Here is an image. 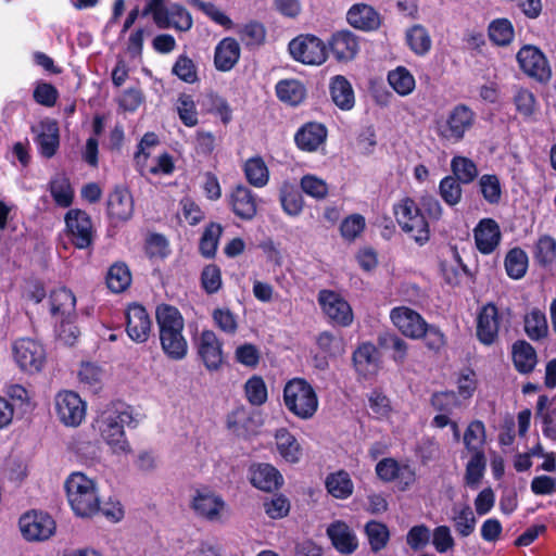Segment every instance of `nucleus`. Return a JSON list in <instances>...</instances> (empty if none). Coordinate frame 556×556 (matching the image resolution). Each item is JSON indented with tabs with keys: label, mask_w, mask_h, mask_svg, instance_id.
<instances>
[{
	"label": "nucleus",
	"mask_w": 556,
	"mask_h": 556,
	"mask_svg": "<svg viewBox=\"0 0 556 556\" xmlns=\"http://www.w3.org/2000/svg\"><path fill=\"white\" fill-rule=\"evenodd\" d=\"M222 233L220 224L211 223L206 226L200 240V252L203 256L211 258L216 254Z\"/></svg>",
	"instance_id": "nucleus-49"
},
{
	"label": "nucleus",
	"mask_w": 556,
	"mask_h": 556,
	"mask_svg": "<svg viewBox=\"0 0 556 556\" xmlns=\"http://www.w3.org/2000/svg\"><path fill=\"white\" fill-rule=\"evenodd\" d=\"M486 459L484 453L471 454L466 465L465 483L471 489H477L484 476Z\"/></svg>",
	"instance_id": "nucleus-46"
},
{
	"label": "nucleus",
	"mask_w": 556,
	"mask_h": 556,
	"mask_svg": "<svg viewBox=\"0 0 556 556\" xmlns=\"http://www.w3.org/2000/svg\"><path fill=\"white\" fill-rule=\"evenodd\" d=\"M479 187L483 199L490 204H497L502 198V186L496 175H482Z\"/></svg>",
	"instance_id": "nucleus-54"
},
{
	"label": "nucleus",
	"mask_w": 556,
	"mask_h": 556,
	"mask_svg": "<svg viewBox=\"0 0 556 556\" xmlns=\"http://www.w3.org/2000/svg\"><path fill=\"white\" fill-rule=\"evenodd\" d=\"M476 122V113L465 104H457L447 114L445 121L438 123V135L448 142H459Z\"/></svg>",
	"instance_id": "nucleus-7"
},
{
	"label": "nucleus",
	"mask_w": 556,
	"mask_h": 556,
	"mask_svg": "<svg viewBox=\"0 0 556 556\" xmlns=\"http://www.w3.org/2000/svg\"><path fill=\"white\" fill-rule=\"evenodd\" d=\"M243 172L248 182L255 188H263L269 181V169L261 156L247 160Z\"/></svg>",
	"instance_id": "nucleus-38"
},
{
	"label": "nucleus",
	"mask_w": 556,
	"mask_h": 556,
	"mask_svg": "<svg viewBox=\"0 0 556 556\" xmlns=\"http://www.w3.org/2000/svg\"><path fill=\"white\" fill-rule=\"evenodd\" d=\"M134 212V201L130 192L125 188H115L108 200V214L115 220H127Z\"/></svg>",
	"instance_id": "nucleus-25"
},
{
	"label": "nucleus",
	"mask_w": 556,
	"mask_h": 556,
	"mask_svg": "<svg viewBox=\"0 0 556 556\" xmlns=\"http://www.w3.org/2000/svg\"><path fill=\"white\" fill-rule=\"evenodd\" d=\"M327 491L337 498H346L353 492V482L345 471L331 473L326 479Z\"/></svg>",
	"instance_id": "nucleus-44"
},
{
	"label": "nucleus",
	"mask_w": 556,
	"mask_h": 556,
	"mask_svg": "<svg viewBox=\"0 0 556 556\" xmlns=\"http://www.w3.org/2000/svg\"><path fill=\"white\" fill-rule=\"evenodd\" d=\"M276 445L279 454L288 463H298L302 456V448L296 438L287 429L281 428L275 434Z\"/></svg>",
	"instance_id": "nucleus-34"
},
{
	"label": "nucleus",
	"mask_w": 556,
	"mask_h": 556,
	"mask_svg": "<svg viewBox=\"0 0 556 556\" xmlns=\"http://www.w3.org/2000/svg\"><path fill=\"white\" fill-rule=\"evenodd\" d=\"M176 109L178 116L185 126L194 127L198 124L199 118L197 105L190 94H180L177 100Z\"/></svg>",
	"instance_id": "nucleus-55"
},
{
	"label": "nucleus",
	"mask_w": 556,
	"mask_h": 556,
	"mask_svg": "<svg viewBox=\"0 0 556 556\" xmlns=\"http://www.w3.org/2000/svg\"><path fill=\"white\" fill-rule=\"evenodd\" d=\"M152 15L159 28H175L187 31L192 27L191 14L181 5L165 7L164 0H149L142 15Z\"/></svg>",
	"instance_id": "nucleus-6"
},
{
	"label": "nucleus",
	"mask_w": 556,
	"mask_h": 556,
	"mask_svg": "<svg viewBox=\"0 0 556 556\" xmlns=\"http://www.w3.org/2000/svg\"><path fill=\"white\" fill-rule=\"evenodd\" d=\"M451 169L453 177L464 185L471 184L479 175L477 164L472 160L460 155L452 159Z\"/></svg>",
	"instance_id": "nucleus-42"
},
{
	"label": "nucleus",
	"mask_w": 556,
	"mask_h": 556,
	"mask_svg": "<svg viewBox=\"0 0 556 556\" xmlns=\"http://www.w3.org/2000/svg\"><path fill=\"white\" fill-rule=\"evenodd\" d=\"M50 313L55 321L75 319L76 298L66 288H59L50 294Z\"/></svg>",
	"instance_id": "nucleus-23"
},
{
	"label": "nucleus",
	"mask_w": 556,
	"mask_h": 556,
	"mask_svg": "<svg viewBox=\"0 0 556 556\" xmlns=\"http://www.w3.org/2000/svg\"><path fill=\"white\" fill-rule=\"evenodd\" d=\"M131 282V275L125 264H114L110 267L106 276V285L115 293L126 290Z\"/></svg>",
	"instance_id": "nucleus-47"
},
{
	"label": "nucleus",
	"mask_w": 556,
	"mask_h": 556,
	"mask_svg": "<svg viewBox=\"0 0 556 556\" xmlns=\"http://www.w3.org/2000/svg\"><path fill=\"white\" fill-rule=\"evenodd\" d=\"M126 331L137 343L146 342L151 333V319L146 308L139 304L129 305L126 312Z\"/></svg>",
	"instance_id": "nucleus-20"
},
{
	"label": "nucleus",
	"mask_w": 556,
	"mask_h": 556,
	"mask_svg": "<svg viewBox=\"0 0 556 556\" xmlns=\"http://www.w3.org/2000/svg\"><path fill=\"white\" fill-rule=\"evenodd\" d=\"M390 318L397 330L409 339H420L425 334L427 321L424 317L407 306L391 309Z\"/></svg>",
	"instance_id": "nucleus-15"
},
{
	"label": "nucleus",
	"mask_w": 556,
	"mask_h": 556,
	"mask_svg": "<svg viewBox=\"0 0 556 556\" xmlns=\"http://www.w3.org/2000/svg\"><path fill=\"white\" fill-rule=\"evenodd\" d=\"M513 362L516 369L520 374H529L533 371L538 355L534 348L525 340H518L513 344L511 349Z\"/></svg>",
	"instance_id": "nucleus-33"
},
{
	"label": "nucleus",
	"mask_w": 556,
	"mask_h": 556,
	"mask_svg": "<svg viewBox=\"0 0 556 556\" xmlns=\"http://www.w3.org/2000/svg\"><path fill=\"white\" fill-rule=\"evenodd\" d=\"M451 520L456 532L463 538L469 536L476 529L477 519L467 504L453 506Z\"/></svg>",
	"instance_id": "nucleus-35"
},
{
	"label": "nucleus",
	"mask_w": 556,
	"mask_h": 556,
	"mask_svg": "<svg viewBox=\"0 0 556 556\" xmlns=\"http://www.w3.org/2000/svg\"><path fill=\"white\" fill-rule=\"evenodd\" d=\"M430 540V529L425 525L410 528L406 535V542L414 551L425 547Z\"/></svg>",
	"instance_id": "nucleus-64"
},
{
	"label": "nucleus",
	"mask_w": 556,
	"mask_h": 556,
	"mask_svg": "<svg viewBox=\"0 0 556 556\" xmlns=\"http://www.w3.org/2000/svg\"><path fill=\"white\" fill-rule=\"evenodd\" d=\"M66 495L76 516L88 518L100 510L96 482L83 472H73L65 482Z\"/></svg>",
	"instance_id": "nucleus-3"
},
{
	"label": "nucleus",
	"mask_w": 556,
	"mask_h": 556,
	"mask_svg": "<svg viewBox=\"0 0 556 556\" xmlns=\"http://www.w3.org/2000/svg\"><path fill=\"white\" fill-rule=\"evenodd\" d=\"M137 420L132 412L123 405H112L102 410L94 421V428L114 454L131 452L124 427H135Z\"/></svg>",
	"instance_id": "nucleus-2"
},
{
	"label": "nucleus",
	"mask_w": 556,
	"mask_h": 556,
	"mask_svg": "<svg viewBox=\"0 0 556 556\" xmlns=\"http://www.w3.org/2000/svg\"><path fill=\"white\" fill-rule=\"evenodd\" d=\"M283 403L292 415L302 420L313 418L319 405L315 389L303 378H293L285 384Z\"/></svg>",
	"instance_id": "nucleus-5"
},
{
	"label": "nucleus",
	"mask_w": 556,
	"mask_h": 556,
	"mask_svg": "<svg viewBox=\"0 0 556 556\" xmlns=\"http://www.w3.org/2000/svg\"><path fill=\"white\" fill-rule=\"evenodd\" d=\"M357 372L364 377L375 375L379 369V352L371 343H363L353 354Z\"/></svg>",
	"instance_id": "nucleus-28"
},
{
	"label": "nucleus",
	"mask_w": 556,
	"mask_h": 556,
	"mask_svg": "<svg viewBox=\"0 0 556 556\" xmlns=\"http://www.w3.org/2000/svg\"><path fill=\"white\" fill-rule=\"evenodd\" d=\"M198 354L208 370H217L223 364V344L213 330L201 332L198 341Z\"/></svg>",
	"instance_id": "nucleus-19"
},
{
	"label": "nucleus",
	"mask_w": 556,
	"mask_h": 556,
	"mask_svg": "<svg viewBox=\"0 0 556 556\" xmlns=\"http://www.w3.org/2000/svg\"><path fill=\"white\" fill-rule=\"evenodd\" d=\"M279 200L283 212L289 216H298L303 211V198L290 182H283L281 185L279 189Z\"/></svg>",
	"instance_id": "nucleus-39"
},
{
	"label": "nucleus",
	"mask_w": 556,
	"mask_h": 556,
	"mask_svg": "<svg viewBox=\"0 0 556 556\" xmlns=\"http://www.w3.org/2000/svg\"><path fill=\"white\" fill-rule=\"evenodd\" d=\"M528 267V256L519 248L510 250L505 258L507 275L513 279H520L525 276Z\"/></svg>",
	"instance_id": "nucleus-50"
},
{
	"label": "nucleus",
	"mask_w": 556,
	"mask_h": 556,
	"mask_svg": "<svg viewBox=\"0 0 556 556\" xmlns=\"http://www.w3.org/2000/svg\"><path fill=\"white\" fill-rule=\"evenodd\" d=\"M12 356L17 367L30 375L41 371L47 358L42 344L30 338L15 340Z\"/></svg>",
	"instance_id": "nucleus-8"
},
{
	"label": "nucleus",
	"mask_w": 556,
	"mask_h": 556,
	"mask_svg": "<svg viewBox=\"0 0 556 556\" xmlns=\"http://www.w3.org/2000/svg\"><path fill=\"white\" fill-rule=\"evenodd\" d=\"M520 68L538 81L549 80L552 71L545 55L533 46H525L517 53Z\"/></svg>",
	"instance_id": "nucleus-14"
},
{
	"label": "nucleus",
	"mask_w": 556,
	"mask_h": 556,
	"mask_svg": "<svg viewBox=\"0 0 556 556\" xmlns=\"http://www.w3.org/2000/svg\"><path fill=\"white\" fill-rule=\"evenodd\" d=\"M155 318L163 353L172 361L186 358L189 345L184 336L185 319L179 309L169 304H160Z\"/></svg>",
	"instance_id": "nucleus-1"
},
{
	"label": "nucleus",
	"mask_w": 556,
	"mask_h": 556,
	"mask_svg": "<svg viewBox=\"0 0 556 556\" xmlns=\"http://www.w3.org/2000/svg\"><path fill=\"white\" fill-rule=\"evenodd\" d=\"M20 529L26 540L43 541L53 534L55 522L48 514L31 511L20 518Z\"/></svg>",
	"instance_id": "nucleus-16"
},
{
	"label": "nucleus",
	"mask_w": 556,
	"mask_h": 556,
	"mask_svg": "<svg viewBox=\"0 0 556 556\" xmlns=\"http://www.w3.org/2000/svg\"><path fill=\"white\" fill-rule=\"evenodd\" d=\"M214 325L224 333L233 336L238 330V317L229 308H215L212 313Z\"/></svg>",
	"instance_id": "nucleus-58"
},
{
	"label": "nucleus",
	"mask_w": 556,
	"mask_h": 556,
	"mask_svg": "<svg viewBox=\"0 0 556 556\" xmlns=\"http://www.w3.org/2000/svg\"><path fill=\"white\" fill-rule=\"evenodd\" d=\"M245 394L252 405H262L267 400V389L261 377H252L245 382Z\"/></svg>",
	"instance_id": "nucleus-60"
},
{
	"label": "nucleus",
	"mask_w": 556,
	"mask_h": 556,
	"mask_svg": "<svg viewBox=\"0 0 556 556\" xmlns=\"http://www.w3.org/2000/svg\"><path fill=\"white\" fill-rule=\"evenodd\" d=\"M300 186L305 194L316 200H324L328 195L329 188L327 182L316 175H304L301 178Z\"/></svg>",
	"instance_id": "nucleus-56"
},
{
	"label": "nucleus",
	"mask_w": 556,
	"mask_h": 556,
	"mask_svg": "<svg viewBox=\"0 0 556 556\" xmlns=\"http://www.w3.org/2000/svg\"><path fill=\"white\" fill-rule=\"evenodd\" d=\"M251 483L263 491L277 490L282 484V476L269 464L253 465L250 469Z\"/></svg>",
	"instance_id": "nucleus-26"
},
{
	"label": "nucleus",
	"mask_w": 556,
	"mask_h": 556,
	"mask_svg": "<svg viewBox=\"0 0 556 556\" xmlns=\"http://www.w3.org/2000/svg\"><path fill=\"white\" fill-rule=\"evenodd\" d=\"M35 134V142L38 146L39 152L45 157H52L60 143L59 126L53 119H43L37 125L31 127Z\"/></svg>",
	"instance_id": "nucleus-21"
},
{
	"label": "nucleus",
	"mask_w": 556,
	"mask_h": 556,
	"mask_svg": "<svg viewBox=\"0 0 556 556\" xmlns=\"http://www.w3.org/2000/svg\"><path fill=\"white\" fill-rule=\"evenodd\" d=\"M327 534L333 546L343 554H351L357 547V539L349 526L342 521L331 523Z\"/></svg>",
	"instance_id": "nucleus-29"
},
{
	"label": "nucleus",
	"mask_w": 556,
	"mask_h": 556,
	"mask_svg": "<svg viewBox=\"0 0 556 556\" xmlns=\"http://www.w3.org/2000/svg\"><path fill=\"white\" fill-rule=\"evenodd\" d=\"M348 22L355 28L374 30L380 25L379 14L367 4H354L348 12Z\"/></svg>",
	"instance_id": "nucleus-31"
},
{
	"label": "nucleus",
	"mask_w": 556,
	"mask_h": 556,
	"mask_svg": "<svg viewBox=\"0 0 556 556\" xmlns=\"http://www.w3.org/2000/svg\"><path fill=\"white\" fill-rule=\"evenodd\" d=\"M239 59L240 46L236 39L227 37L217 43L214 52V64L218 71H230Z\"/></svg>",
	"instance_id": "nucleus-27"
},
{
	"label": "nucleus",
	"mask_w": 556,
	"mask_h": 556,
	"mask_svg": "<svg viewBox=\"0 0 556 556\" xmlns=\"http://www.w3.org/2000/svg\"><path fill=\"white\" fill-rule=\"evenodd\" d=\"M431 404L435 410L444 414H453L455 409L462 406L458 395L453 391L434 393L431 397Z\"/></svg>",
	"instance_id": "nucleus-59"
},
{
	"label": "nucleus",
	"mask_w": 556,
	"mask_h": 556,
	"mask_svg": "<svg viewBox=\"0 0 556 556\" xmlns=\"http://www.w3.org/2000/svg\"><path fill=\"white\" fill-rule=\"evenodd\" d=\"M513 101L516 111L526 122L536 121L539 113V103L535 96L528 89L519 88L516 90Z\"/></svg>",
	"instance_id": "nucleus-37"
},
{
	"label": "nucleus",
	"mask_w": 556,
	"mask_h": 556,
	"mask_svg": "<svg viewBox=\"0 0 556 556\" xmlns=\"http://www.w3.org/2000/svg\"><path fill=\"white\" fill-rule=\"evenodd\" d=\"M460 184L453 176H446L440 181L439 194L447 205L454 206L460 202L463 194Z\"/></svg>",
	"instance_id": "nucleus-53"
},
{
	"label": "nucleus",
	"mask_w": 556,
	"mask_h": 556,
	"mask_svg": "<svg viewBox=\"0 0 556 556\" xmlns=\"http://www.w3.org/2000/svg\"><path fill=\"white\" fill-rule=\"evenodd\" d=\"M486 433L484 424L480 420L471 421L464 433V445L470 454L484 453L483 446L485 443Z\"/></svg>",
	"instance_id": "nucleus-40"
},
{
	"label": "nucleus",
	"mask_w": 556,
	"mask_h": 556,
	"mask_svg": "<svg viewBox=\"0 0 556 556\" xmlns=\"http://www.w3.org/2000/svg\"><path fill=\"white\" fill-rule=\"evenodd\" d=\"M173 74L188 84H193L198 79L197 67L191 59L186 55H179L173 66Z\"/></svg>",
	"instance_id": "nucleus-61"
},
{
	"label": "nucleus",
	"mask_w": 556,
	"mask_h": 556,
	"mask_svg": "<svg viewBox=\"0 0 556 556\" xmlns=\"http://www.w3.org/2000/svg\"><path fill=\"white\" fill-rule=\"evenodd\" d=\"M50 192L55 203L62 207H67L73 202V189L70 180L63 175H56L51 180Z\"/></svg>",
	"instance_id": "nucleus-48"
},
{
	"label": "nucleus",
	"mask_w": 556,
	"mask_h": 556,
	"mask_svg": "<svg viewBox=\"0 0 556 556\" xmlns=\"http://www.w3.org/2000/svg\"><path fill=\"white\" fill-rule=\"evenodd\" d=\"M489 37L497 46H506L514 38V27L507 18L493 21L489 26Z\"/></svg>",
	"instance_id": "nucleus-52"
},
{
	"label": "nucleus",
	"mask_w": 556,
	"mask_h": 556,
	"mask_svg": "<svg viewBox=\"0 0 556 556\" xmlns=\"http://www.w3.org/2000/svg\"><path fill=\"white\" fill-rule=\"evenodd\" d=\"M277 97L290 105L300 104L305 98V87L299 80H281L276 86Z\"/></svg>",
	"instance_id": "nucleus-41"
},
{
	"label": "nucleus",
	"mask_w": 556,
	"mask_h": 556,
	"mask_svg": "<svg viewBox=\"0 0 556 556\" xmlns=\"http://www.w3.org/2000/svg\"><path fill=\"white\" fill-rule=\"evenodd\" d=\"M356 37L350 31H339L332 36L330 50L338 61H350L358 52Z\"/></svg>",
	"instance_id": "nucleus-32"
},
{
	"label": "nucleus",
	"mask_w": 556,
	"mask_h": 556,
	"mask_svg": "<svg viewBox=\"0 0 556 556\" xmlns=\"http://www.w3.org/2000/svg\"><path fill=\"white\" fill-rule=\"evenodd\" d=\"M370 547L374 552H379L386 547L389 542L390 533L386 525L378 521H369L365 527Z\"/></svg>",
	"instance_id": "nucleus-51"
},
{
	"label": "nucleus",
	"mask_w": 556,
	"mask_h": 556,
	"mask_svg": "<svg viewBox=\"0 0 556 556\" xmlns=\"http://www.w3.org/2000/svg\"><path fill=\"white\" fill-rule=\"evenodd\" d=\"M432 544L440 554L446 553L454 547L455 541L447 526H439L433 530Z\"/></svg>",
	"instance_id": "nucleus-63"
},
{
	"label": "nucleus",
	"mask_w": 556,
	"mask_h": 556,
	"mask_svg": "<svg viewBox=\"0 0 556 556\" xmlns=\"http://www.w3.org/2000/svg\"><path fill=\"white\" fill-rule=\"evenodd\" d=\"M329 88L331 99L340 110L350 111L354 108V90L351 83L344 76H334L330 81Z\"/></svg>",
	"instance_id": "nucleus-30"
},
{
	"label": "nucleus",
	"mask_w": 556,
	"mask_h": 556,
	"mask_svg": "<svg viewBox=\"0 0 556 556\" xmlns=\"http://www.w3.org/2000/svg\"><path fill=\"white\" fill-rule=\"evenodd\" d=\"M388 81L393 90L403 97L410 94L416 86L414 76L403 66L389 72Z\"/></svg>",
	"instance_id": "nucleus-43"
},
{
	"label": "nucleus",
	"mask_w": 556,
	"mask_h": 556,
	"mask_svg": "<svg viewBox=\"0 0 556 556\" xmlns=\"http://www.w3.org/2000/svg\"><path fill=\"white\" fill-rule=\"evenodd\" d=\"M406 42L410 50L418 55L426 54L432 43L429 33L421 25H414L407 29Z\"/></svg>",
	"instance_id": "nucleus-45"
},
{
	"label": "nucleus",
	"mask_w": 556,
	"mask_h": 556,
	"mask_svg": "<svg viewBox=\"0 0 556 556\" xmlns=\"http://www.w3.org/2000/svg\"><path fill=\"white\" fill-rule=\"evenodd\" d=\"M523 327L526 334L533 341L542 340L548 334L547 319L540 308H532L525 315Z\"/></svg>",
	"instance_id": "nucleus-36"
},
{
	"label": "nucleus",
	"mask_w": 556,
	"mask_h": 556,
	"mask_svg": "<svg viewBox=\"0 0 556 556\" xmlns=\"http://www.w3.org/2000/svg\"><path fill=\"white\" fill-rule=\"evenodd\" d=\"M291 56L306 65H320L327 59V48L323 40L314 35H300L289 43Z\"/></svg>",
	"instance_id": "nucleus-11"
},
{
	"label": "nucleus",
	"mask_w": 556,
	"mask_h": 556,
	"mask_svg": "<svg viewBox=\"0 0 556 556\" xmlns=\"http://www.w3.org/2000/svg\"><path fill=\"white\" fill-rule=\"evenodd\" d=\"M227 202L232 213L242 220H252L257 214V195L244 185L233 187Z\"/></svg>",
	"instance_id": "nucleus-17"
},
{
	"label": "nucleus",
	"mask_w": 556,
	"mask_h": 556,
	"mask_svg": "<svg viewBox=\"0 0 556 556\" xmlns=\"http://www.w3.org/2000/svg\"><path fill=\"white\" fill-rule=\"evenodd\" d=\"M65 225L70 240L77 249H87L92 244L94 230L86 212L78 208L70 210L65 215Z\"/></svg>",
	"instance_id": "nucleus-12"
},
{
	"label": "nucleus",
	"mask_w": 556,
	"mask_h": 556,
	"mask_svg": "<svg viewBox=\"0 0 556 556\" xmlns=\"http://www.w3.org/2000/svg\"><path fill=\"white\" fill-rule=\"evenodd\" d=\"M477 249L483 254L492 253L501 241V229L492 218L481 219L473 229Z\"/></svg>",
	"instance_id": "nucleus-22"
},
{
	"label": "nucleus",
	"mask_w": 556,
	"mask_h": 556,
	"mask_svg": "<svg viewBox=\"0 0 556 556\" xmlns=\"http://www.w3.org/2000/svg\"><path fill=\"white\" fill-rule=\"evenodd\" d=\"M534 255L541 265L552 264L556 260V239L547 235L540 237Z\"/></svg>",
	"instance_id": "nucleus-57"
},
{
	"label": "nucleus",
	"mask_w": 556,
	"mask_h": 556,
	"mask_svg": "<svg viewBox=\"0 0 556 556\" xmlns=\"http://www.w3.org/2000/svg\"><path fill=\"white\" fill-rule=\"evenodd\" d=\"M264 510L271 519H280L288 515L290 503L283 495H275L264 502Z\"/></svg>",
	"instance_id": "nucleus-62"
},
{
	"label": "nucleus",
	"mask_w": 556,
	"mask_h": 556,
	"mask_svg": "<svg viewBox=\"0 0 556 556\" xmlns=\"http://www.w3.org/2000/svg\"><path fill=\"white\" fill-rule=\"evenodd\" d=\"M54 405L60 421L67 427H77L85 419L86 404L73 391L59 392Z\"/></svg>",
	"instance_id": "nucleus-13"
},
{
	"label": "nucleus",
	"mask_w": 556,
	"mask_h": 556,
	"mask_svg": "<svg viewBox=\"0 0 556 556\" xmlns=\"http://www.w3.org/2000/svg\"><path fill=\"white\" fill-rule=\"evenodd\" d=\"M327 129L319 123H307L295 134L294 140L299 149L307 152L316 151L326 140Z\"/></svg>",
	"instance_id": "nucleus-24"
},
{
	"label": "nucleus",
	"mask_w": 556,
	"mask_h": 556,
	"mask_svg": "<svg viewBox=\"0 0 556 556\" xmlns=\"http://www.w3.org/2000/svg\"><path fill=\"white\" fill-rule=\"evenodd\" d=\"M508 319L493 303L481 307L477 316L476 334L480 343L490 346L498 342L500 331Z\"/></svg>",
	"instance_id": "nucleus-10"
},
{
	"label": "nucleus",
	"mask_w": 556,
	"mask_h": 556,
	"mask_svg": "<svg viewBox=\"0 0 556 556\" xmlns=\"http://www.w3.org/2000/svg\"><path fill=\"white\" fill-rule=\"evenodd\" d=\"M392 212L402 231L417 244L424 245L429 241V223L414 199L404 197L397 200L393 204Z\"/></svg>",
	"instance_id": "nucleus-4"
},
{
	"label": "nucleus",
	"mask_w": 556,
	"mask_h": 556,
	"mask_svg": "<svg viewBox=\"0 0 556 556\" xmlns=\"http://www.w3.org/2000/svg\"><path fill=\"white\" fill-rule=\"evenodd\" d=\"M190 507L198 517L210 522H220L227 513L223 496L207 486L194 490Z\"/></svg>",
	"instance_id": "nucleus-9"
},
{
	"label": "nucleus",
	"mask_w": 556,
	"mask_h": 556,
	"mask_svg": "<svg viewBox=\"0 0 556 556\" xmlns=\"http://www.w3.org/2000/svg\"><path fill=\"white\" fill-rule=\"evenodd\" d=\"M318 302L327 317L341 326H349L353 320L350 304L338 293L330 290H321Z\"/></svg>",
	"instance_id": "nucleus-18"
}]
</instances>
